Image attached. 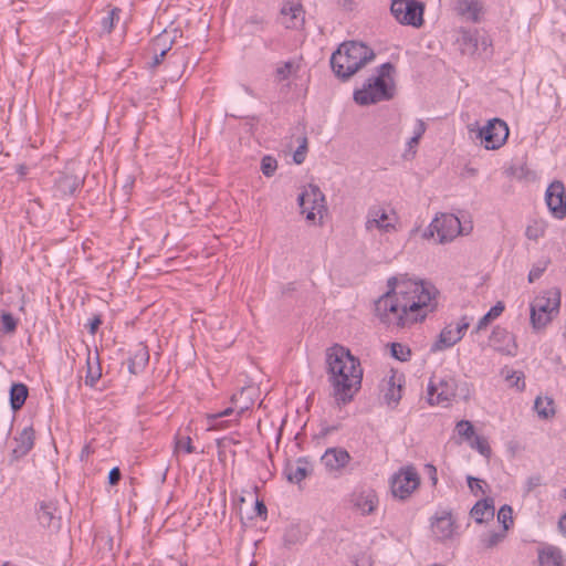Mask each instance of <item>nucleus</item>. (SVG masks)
Returning <instances> with one entry per match:
<instances>
[{"label":"nucleus","instance_id":"nucleus-39","mask_svg":"<svg viewBox=\"0 0 566 566\" xmlns=\"http://www.w3.org/2000/svg\"><path fill=\"white\" fill-rule=\"evenodd\" d=\"M455 430L460 437L470 440L474 436V428L468 420H461L457 423Z\"/></svg>","mask_w":566,"mask_h":566},{"label":"nucleus","instance_id":"nucleus-21","mask_svg":"<svg viewBox=\"0 0 566 566\" xmlns=\"http://www.w3.org/2000/svg\"><path fill=\"white\" fill-rule=\"evenodd\" d=\"M34 430L32 427H25L18 437L14 438L17 446L12 450V458L18 460L29 453L34 446Z\"/></svg>","mask_w":566,"mask_h":566},{"label":"nucleus","instance_id":"nucleus-38","mask_svg":"<svg viewBox=\"0 0 566 566\" xmlns=\"http://www.w3.org/2000/svg\"><path fill=\"white\" fill-rule=\"evenodd\" d=\"M497 521L503 525V530L505 533L510 528V525L513 524L512 517V507L509 505H503L497 513Z\"/></svg>","mask_w":566,"mask_h":566},{"label":"nucleus","instance_id":"nucleus-7","mask_svg":"<svg viewBox=\"0 0 566 566\" xmlns=\"http://www.w3.org/2000/svg\"><path fill=\"white\" fill-rule=\"evenodd\" d=\"M390 11L401 24L420 27L423 22V4L416 0H392Z\"/></svg>","mask_w":566,"mask_h":566},{"label":"nucleus","instance_id":"nucleus-52","mask_svg":"<svg viewBox=\"0 0 566 566\" xmlns=\"http://www.w3.org/2000/svg\"><path fill=\"white\" fill-rule=\"evenodd\" d=\"M120 476V470L117 467L113 468L108 473V483L111 485H116L119 482Z\"/></svg>","mask_w":566,"mask_h":566},{"label":"nucleus","instance_id":"nucleus-16","mask_svg":"<svg viewBox=\"0 0 566 566\" xmlns=\"http://www.w3.org/2000/svg\"><path fill=\"white\" fill-rule=\"evenodd\" d=\"M321 461L328 472H338L349 463L350 454L343 448H329Z\"/></svg>","mask_w":566,"mask_h":566},{"label":"nucleus","instance_id":"nucleus-37","mask_svg":"<svg viewBox=\"0 0 566 566\" xmlns=\"http://www.w3.org/2000/svg\"><path fill=\"white\" fill-rule=\"evenodd\" d=\"M304 538L303 533L300 527L296 525L290 526L284 534V543L285 545H294L296 543L302 542Z\"/></svg>","mask_w":566,"mask_h":566},{"label":"nucleus","instance_id":"nucleus-57","mask_svg":"<svg viewBox=\"0 0 566 566\" xmlns=\"http://www.w3.org/2000/svg\"><path fill=\"white\" fill-rule=\"evenodd\" d=\"M255 510H256L258 515H260V516L266 513V506L261 501H256Z\"/></svg>","mask_w":566,"mask_h":566},{"label":"nucleus","instance_id":"nucleus-43","mask_svg":"<svg viewBox=\"0 0 566 566\" xmlns=\"http://www.w3.org/2000/svg\"><path fill=\"white\" fill-rule=\"evenodd\" d=\"M119 10L117 8L109 11V13L102 19V30L106 33H111L114 28L115 19H118Z\"/></svg>","mask_w":566,"mask_h":566},{"label":"nucleus","instance_id":"nucleus-17","mask_svg":"<svg viewBox=\"0 0 566 566\" xmlns=\"http://www.w3.org/2000/svg\"><path fill=\"white\" fill-rule=\"evenodd\" d=\"M281 23L287 29H298L304 24V11L300 3L286 2L281 8Z\"/></svg>","mask_w":566,"mask_h":566},{"label":"nucleus","instance_id":"nucleus-59","mask_svg":"<svg viewBox=\"0 0 566 566\" xmlns=\"http://www.w3.org/2000/svg\"><path fill=\"white\" fill-rule=\"evenodd\" d=\"M558 527L566 535V513L559 518Z\"/></svg>","mask_w":566,"mask_h":566},{"label":"nucleus","instance_id":"nucleus-60","mask_svg":"<svg viewBox=\"0 0 566 566\" xmlns=\"http://www.w3.org/2000/svg\"><path fill=\"white\" fill-rule=\"evenodd\" d=\"M418 144H419V139L412 136V137L409 139V142H408V149H409V150H412V153L415 154L413 148H415Z\"/></svg>","mask_w":566,"mask_h":566},{"label":"nucleus","instance_id":"nucleus-51","mask_svg":"<svg viewBox=\"0 0 566 566\" xmlns=\"http://www.w3.org/2000/svg\"><path fill=\"white\" fill-rule=\"evenodd\" d=\"M467 481H468V485H469L470 490L475 495L478 494V492H481L482 494H485V491L482 488V483H484L482 480L469 475L467 478Z\"/></svg>","mask_w":566,"mask_h":566},{"label":"nucleus","instance_id":"nucleus-28","mask_svg":"<svg viewBox=\"0 0 566 566\" xmlns=\"http://www.w3.org/2000/svg\"><path fill=\"white\" fill-rule=\"evenodd\" d=\"M29 390L24 384H13L10 388V405L12 410L18 411L22 408L28 397Z\"/></svg>","mask_w":566,"mask_h":566},{"label":"nucleus","instance_id":"nucleus-24","mask_svg":"<svg viewBox=\"0 0 566 566\" xmlns=\"http://www.w3.org/2000/svg\"><path fill=\"white\" fill-rule=\"evenodd\" d=\"M539 566H563L564 557L560 548L554 545H545L538 549Z\"/></svg>","mask_w":566,"mask_h":566},{"label":"nucleus","instance_id":"nucleus-55","mask_svg":"<svg viewBox=\"0 0 566 566\" xmlns=\"http://www.w3.org/2000/svg\"><path fill=\"white\" fill-rule=\"evenodd\" d=\"M168 50H169V49H163V50L160 51V53H155V56H154V60H153L151 66H154V67H155V66L159 65V64L163 62L164 57L166 56V54H167Z\"/></svg>","mask_w":566,"mask_h":566},{"label":"nucleus","instance_id":"nucleus-30","mask_svg":"<svg viewBox=\"0 0 566 566\" xmlns=\"http://www.w3.org/2000/svg\"><path fill=\"white\" fill-rule=\"evenodd\" d=\"M553 405H554V401L552 398L537 397L535 399L534 408H535L538 417H541L543 419H548L555 415Z\"/></svg>","mask_w":566,"mask_h":566},{"label":"nucleus","instance_id":"nucleus-9","mask_svg":"<svg viewBox=\"0 0 566 566\" xmlns=\"http://www.w3.org/2000/svg\"><path fill=\"white\" fill-rule=\"evenodd\" d=\"M432 228L439 238V243H447L455 239L459 234L468 233L472 227L467 230L465 227L461 226L459 218L452 213H441L436 217L432 221Z\"/></svg>","mask_w":566,"mask_h":566},{"label":"nucleus","instance_id":"nucleus-63","mask_svg":"<svg viewBox=\"0 0 566 566\" xmlns=\"http://www.w3.org/2000/svg\"><path fill=\"white\" fill-rule=\"evenodd\" d=\"M468 171H469L471 175H475V174H476V169H474V168H470Z\"/></svg>","mask_w":566,"mask_h":566},{"label":"nucleus","instance_id":"nucleus-13","mask_svg":"<svg viewBox=\"0 0 566 566\" xmlns=\"http://www.w3.org/2000/svg\"><path fill=\"white\" fill-rule=\"evenodd\" d=\"M546 203L549 211L557 219L566 217L565 188L562 181H554L546 190Z\"/></svg>","mask_w":566,"mask_h":566},{"label":"nucleus","instance_id":"nucleus-32","mask_svg":"<svg viewBox=\"0 0 566 566\" xmlns=\"http://www.w3.org/2000/svg\"><path fill=\"white\" fill-rule=\"evenodd\" d=\"M460 43L463 53L474 54L478 50L479 40L475 33L471 31H462Z\"/></svg>","mask_w":566,"mask_h":566},{"label":"nucleus","instance_id":"nucleus-31","mask_svg":"<svg viewBox=\"0 0 566 566\" xmlns=\"http://www.w3.org/2000/svg\"><path fill=\"white\" fill-rule=\"evenodd\" d=\"M504 304L502 302H497L494 306H492L490 308V311L484 314L480 321L478 322V325L475 327V332H480L484 328L488 327V325L493 321L495 319L496 317H499L503 311H504Z\"/></svg>","mask_w":566,"mask_h":566},{"label":"nucleus","instance_id":"nucleus-11","mask_svg":"<svg viewBox=\"0 0 566 566\" xmlns=\"http://www.w3.org/2000/svg\"><path fill=\"white\" fill-rule=\"evenodd\" d=\"M420 479L417 471L409 467L400 470L391 479V493L395 497L405 500L419 486Z\"/></svg>","mask_w":566,"mask_h":566},{"label":"nucleus","instance_id":"nucleus-48","mask_svg":"<svg viewBox=\"0 0 566 566\" xmlns=\"http://www.w3.org/2000/svg\"><path fill=\"white\" fill-rule=\"evenodd\" d=\"M91 357L88 356L87 357V374L85 376V384L90 387H93L95 385V382L99 379L101 377V369L99 367H97V369L95 371H93L92 367H91V361H90Z\"/></svg>","mask_w":566,"mask_h":566},{"label":"nucleus","instance_id":"nucleus-54","mask_svg":"<svg viewBox=\"0 0 566 566\" xmlns=\"http://www.w3.org/2000/svg\"><path fill=\"white\" fill-rule=\"evenodd\" d=\"M426 470H427V472H428V474H429V476H430V480H431L432 484H433V485H436V484H437V482H438V476H437V469H436V467H434V465H432V464H427V465H426Z\"/></svg>","mask_w":566,"mask_h":566},{"label":"nucleus","instance_id":"nucleus-8","mask_svg":"<svg viewBox=\"0 0 566 566\" xmlns=\"http://www.w3.org/2000/svg\"><path fill=\"white\" fill-rule=\"evenodd\" d=\"M302 213L306 212V219L314 221L316 214L321 217L326 211L325 196L319 187L310 184L297 198Z\"/></svg>","mask_w":566,"mask_h":566},{"label":"nucleus","instance_id":"nucleus-47","mask_svg":"<svg viewBox=\"0 0 566 566\" xmlns=\"http://www.w3.org/2000/svg\"><path fill=\"white\" fill-rule=\"evenodd\" d=\"M547 264H548V261H544V262L534 264L528 273V282L533 283L536 280H538L542 276V274L544 273V271L546 270Z\"/></svg>","mask_w":566,"mask_h":566},{"label":"nucleus","instance_id":"nucleus-35","mask_svg":"<svg viewBox=\"0 0 566 566\" xmlns=\"http://www.w3.org/2000/svg\"><path fill=\"white\" fill-rule=\"evenodd\" d=\"M470 446L472 449H475L480 454H482L486 459L491 457L492 450L485 437L475 436L473 441H471Z\"/></svg>","mask_w":566,"mask_h":566},{"label":"nucleus","instance_id":"nucleus-36","mask_svg":"<svg viewBox=\"0 0 566 566\" xmlns=\"http://www.w3.org/2000/svg\"><path fill=\"white\" fill-rule=\"evenodd\" d=\"M506 536V533L504 531L501 532H491L486 535H484L481 538V542L483 543L485 548H493L496 545H499Z\"/></svg>","mask_w":566,"mask_h":566},{"label":"nucleus","instance_id":"nucleus-62","mask_svg":"<svg viewBox=\"0 0 566 566\" xmlns=\"http://www.w3.org/2000/svg\"><path fill=\"white\" fill-rule=\"evenodd\" d=\"M538 482H539V479H538V478H531V479H530V485H531V486H535V485H537V484H538Z\"/></svg>","mask_w":566,"mask_h":566},{"label":"nucleus","instance_id":"nucleus-50","mask_svg":"<svg viewBox=\"0 0 566 566\" xmlns=\"http://www.w3.org/2000/svg\"><path fill=\"white\" fill-rule=\"evenodd\" d=\"M1 321H2L3 329L7 333H12L15 331L17 322L11 314H9V313L3 314Z\"/></svg>","mask_w":566,"mask_h":566},{"label":"nucleus","instance_id":"nucleus-33","mask_svg":"<svg viewBox=\"0 0 566 566\" xmlns=\"http://www.w3.org/2000/svg\"><path fill=\"white\" fill-rule=\"evenodd\" d=\"M546 222L544 220H533L525 230L528 240L537 241L543 238L546 231Z\"/></svg>","mask_w":566,"mask_h":566},{"label":"nucleus","instance_id":"nucleus-4","mask_svg":"<svg viewBox=\"0 0 566 566\" xmlns=\"http://www.w3.org/2000/svg\"><path fill=\"white\" fill-rule=\"evenodd\" d=\"M394 71L395 67L389 62L380 65L378 74L369 77L361 88L355 91L354 101L359 105H369L392 98L394 86L389 81Z\"/></svg>","mask_w":566,"mask_h":566},{"label":"nucleus","instance_id":"nucleus-46","mask_svg":"<svg viewBox=\"0 0 566 566\" xmlns=\"http://www.w3.org/2000/svg\"><path fill=\"white\" fill-rule=\"evenodd\" d=\"M505 378H506V381H509L510 386H512V387L523 389L525 386L524 375L521 371L509 373Z\"/></svg>","mask_w":566,"mask_h":566},{"label":"nucleus","instance_id":"nucleus-3","mask_svg":"<svg viewBox=\"0 0 566 566\" xmlns=\"http://www.w3.org/2000/svg\"><path fill=\"white\" fill-rule=\"evenodd\" d=\"M375 59V52L363 42L346 41L331 56V66L342 81L349 80Z\"/></svg>","mask_w":566,"mask_h":566},{"label":"nucleus","instance_id":"nucleus-49","mask_svg":"<svg viewBox=\"0 0 566 566\" xmlns=\"http://www.w3.org/2000/svg\"><path fill=\"white\" fill-rule=\"evenodd\" d=\"M264 24H265V20L263 17L261 15H252L250 17L247 22H245V25L248 28H251L252 31H255V30H263L264 28Z\"/></svg>","mask_w":566,"mask_h":566},{"label":"nucleus","instance_id":"nucleus-58","mask_svg":"<svg viewBox=\"0 0 566 566\" xmlns=\"http://www.w3.org/2000/svg\"><path fill=\"white\" fill-rule=\"evenodd\" d=\"M436 232V229L432 228V222L430 223V226L428 227V229L423 232L422 237L424 239H430L434 235Z\"/></svg>","mask_w":566,"mask_h":566},{"label":"nucleus","instance_id":"nucleus-64","mask_svg":"<svg viewBox=\"0 0 566 566\" xmlns=\"http://www.w3.org/2000/svg\"><path fill=\"white\" fill-rule=\"evenodd\" d=\"M428 566H442L441 564H431V565H428Z\"/></svg>","mask_w":566,"mask_h":566},{"label":"nucleus","instance_id":"nucleus-56","mask_svg":"<svg viewBox=\"0 0 566 566\" xmlns=\"http://www.w3.org/2000/svg\"><path fill=\"white\" fill-rule=\"evenodd\" d=\"M101 323V318L98 316H95L88 324L90 333L95 334Z\"/></svg>","mask_w":566,"mask_h":566},{"label":"nucleus","instance_id":"nucleus-29","mask_svg":"<svg viewBox=\"0 0 566 566\" xmlns=\"http://www.w3.org/2000/svg\"><path fill=\"white\" fill-rule=\"evenodd\" d=\"M149 360V355L146 348H139L136 353L128 359V370L133 375H137L140 370L145 368Z\"/></svg>","mask_w":566,"mask_h":566},{"label":"nucleus","instance_id":"nucleus-45","mask_svg":"<svg viewBox=\"0 0 566 566\" xmlns=\"http://www.w3.org/2000/svg\"><path fill=\"white\" fill-rule=\"evenodd\" d=\"M294 70H295V67H294L293 62H291V61L284 62L276 69L275 73H276L277 80L279 81L286 80L294 72Z\"/></svg>","mask_w":566,"mask_h":566},{"label":"nucleus","instance_id":"nucleus-14","mask_svg":"<svg viewBox=\"0 0 566 566\" xmlns=\"http://www.w3.org/2000/svg\"><path fill=\"white\" fill-rule=\"evenodd\" d=\"M489 342L490 346L502 355L515 356L517 353L514 335L503 327H494Z\"/></svg>","mask_w":566,"mask_h":566},{"label":"nucleus","instance_id":"nucleus-15","mask_svg":"<svg viewBox=\"0 0 566 566\" xmlns=\"http://www.w3.org/2000/svg\"><path fill=\"white\" fill-rule=\"evenodd\" d=\"M365 228L367 231L377 229L384 233L396 231V226L391 221L388 212L384 208L377 206L369 208L366 217Z\"/></svg>","mask_w":566,"mask_h":566},{"label":"nucleus","instance_id":"nucleus-42","mask_svg":"<svg viewBox=\"0 0 566 566\" xmlns=\"http://www.w3.org/2000/svg\"><path fill=\"white\" fill-rule=\"evenodd\" d=\"M277 168V161L271 156H264L261 160V170L264 176L271 177Z\"/></svg>","mask_w":566,"mask_h":566},{"label":"nucleus","instance_id":"nucleus-25","mask_svg":"<svg viewBox=\"0 0 566 566\" xmlns=\"http://www.w3.org/2000/svg\"><path fill=\"white\" fill-rule=\"evenodd\" d=\"M495 509L492 499H483L478 501L471 509L472 518L481 524L494 517Z\"/></svg>","mask_w":566,"mask_h":566},{"label":"nucleus","instance_id":"nucleus-26","mask_svg":"<svg viewBox=\"0 0 566 566\" xmlns=\"http://www.w3.org/2000/svg\"><path fill=\"white\" fill-rule=\"evenodd\" d=\"M82 178L75 175L62 174L55 181L56 190L63 195H73L82 185Z\"/></svg>","mask_w":566,"mask_h":566},{"label":"nucleus","instance_id":"nucleus-12","mask_svg":"<svg viewBox=\"0 0 566 566\" xmlns=\"http://www.w3.org/2000/svg\"><path fill=\"white\" fill-rule=\"evenodd\" d=\"M470 323L465 317L454 326L452 324L447 325L441 333L437 342L432 345L431 350L438 352L449 348L462 339L464 332L469 328Z\"/></svg>","mask_w":566,"mask_h":566},{"label":"nucleus","instance_id":"nucleus-41","mask_svg":"<svg viewBox=\"0 0 566 566\" xmlns=\"http://www.w3.org/2000/svg\"><path fill=\"white\" fill-rule=\"evenodd\" d=\"M307 153V137L303 136L300 138V145L293 154V160L295 164L301 165L304 163Z\"/></svg>","mask_w":566,"mask_h":566},{"label":"nucleus","instance_id":"nucleus-44","mask_svg":"<svg viewBox=\"0 0 566 566\" xmlns=\"http://www.w3.org/2000/svg\"><path fill=\"white\" fill-rule=\"evenodd\" d=\"M184 449L187 453H193L195 448L191 442L190 437H176L175 441V452Z\"/></svg>","mask_w":566,"mask_h":566},{"label":"nucleus","instance_id":"nucleus-22","mask_svg":"<svg viewBox=\"0 0 566 566\" xmlns=\"http://www.w3.org/2000/svg\"><path fill=\"white\" fill-rule=\"evenodd\" d=\"M432 533L438 541L451 538L453 534V521L450 513L436 517L431 525Z\"/></svg>","mask_w":566,"mask_h":566},{"label":"nucleus","instance_id":"nucleus-2","mask_svg":"<svg viewBox=\"0 0 566 566\" xmlns=\"http://www.w3.org/2000/svg\"><path fill=\"white\" fill-rule=\"evenodd\" d=\"M326 370L336 402H350L361 387L363 368L359 359L348 348L336 344L326 350Z\"/></svg>","mask_w":566,"mask_h":566},{"label":"nucleus","instance_id":"nucleus-6","mask_svg":"<svg viewBox=\"0 0 566 566\" xmlns=\"http://www.w3.org/2000/svg\"><path fill=\"white\" fill-rule=\"evenodd\" d=\"M457 392V381L450 376H433L428 386V401L430 405L449 406Z\"/></svg>","mask_w":566,"mask_h":566},{"label":"nucleus","instance_id":"nucleus-19","mask_svg":"<svg viewBox=\"0 0 566 566\" xmlns=\"http://www.w3.org/2000/svg\"><path fill=\"white\" fill-rule=\"evenodd\" d=\"M352 503L361 514H371L378 504V497L374 490H365L354 493Z\"/></svg>","mask_w":566,"mask_h":566},{"label":"nucleus","instance_id":"nucleus-18","mask_svg":"<svg viewBox=\"0 0 566 566\" xmlns=\"http://www.w3.org/2000/svg\"><path fill=\"white\" fill-rule=\"evenodd\" d=\"M454 11L465 20L476 23L483 14V4L479 0H455Z\"/></svg>","mask_w":566,"mask_h":566},{"label":"nucleus","instance_id":"nucleus-5","mask_svg":"<svg viewBox=\"0 0 566 566\" xmlns=\"http://www.w3.org/2000/svg\"><path fill=\"white\" fill-rule=\"evenodd\" d=\"M560 293L558 290H549L537 296L531 304V324L536 331L544 328L558 313Z\"/></svg>","mask_w":566,"mask_h":566},{"label":"nucleus","instance_id":"nucleus-23","mask_svg":"<svg viewBox=\"0 0 566 566\" xmlns=\"http://www.w3.org/2000/svg\"><path fill=\"white\" fill-rule=\"evenodd\" d=\"M38 520L43 527L59 528L61 517L56 515V506L52 502L42 503L38 511Z\"/></svg>","mask_w":566,"mask_h":566},{"label":"nucleus","instance_id":"nucleus-53","mask_svg":"<svg viewBox=\"0 0 566 566\" xmlns=\"http://www.w3.org/2000/svg\"><path fill=\"white\" fill-rule=\"evenodd\" d=\"M426 128L427 127H426L424 122L422 119H418L416 123L415 130H413V137H416L420 140V138L422 137V135L426 132Z\"/></svg>","mask_w":566,"mask_h":566},{"label":"nucleus","instance_id":"nucleus-1","mask_svg":"<svg viewBox=\"0 0 566 566\" xmlns=\"http://www.w3.org/2000/svg\"><path fill=\"white\" fill-rule=\"evenodd\" d=\"M437 289L408 277H390L388 291L375 302L379 321L392 327H406L427 317L437 306Z\"/></svg>","mask_w":566,"mask_h":566},{"label":"nucleus","instance_id":"nucleus-34","mask_svg":"<svg viewBox=\"0 0 566 566\" xmlns=\"http://www.w3.org/2000/svg\"><path fill=\"white\" fill-rule=\"evenodd\" d=\"M233 413V409L232 408H227L220 412H217V413H210L207 416V419H208V424H209V430H218V429H223L226 426V422L223 421H219L221 418L223 417H228L230 415Z\"/></svg>","mask_w":566,"mask_h":566},{"label":"nucleus","instance_id":"nucleus-40","mask_svg":"<svg viewBox=\"0 0 566 566\" xmlns=\"http://www.w3.org/2000/svg\"><path fill=\"white\" fill-rule=\"evenodd\" d=\"M391 355L398 360L405 361L410 356V349L400 343H392L390 346Z\"/></svg>","mask_w":566,"mask_h":566},{"label":"nucleus","instance_id":"nucleus-10","mask_svg":"<svg viewBox=\"0 0 566 566\" xmlns=\"http://www.w3.org/2000/svg\"><path fill=\"white\" fill-rule=\"evenodd\" d=\"M478 137L486 149H499L509 137V127L504 120L493 118L479 129Z\"/></svg>","mask_w":566,"mask_h":566},{"label":"nucleus","instance_id":"nucleus-61","mask_svg":"<svg viewBox=\"0 0 566 566\" xmlns=\"http://www.w3.org/2000/svg\"><path fill=\"white\" fill-rule=\"evenodd\" d=\"M27 169L28 168L25 166L21 165L18 167L17 171L19 175L24 176V175H27Z\"/></svg>","mask_w":566,"mask_h":566},{"label":"nucleus","instance_id":"nucleus-27","mask_svg":"<svg viewBox=\"0 0 566 566\" xmlns=\"http://www.w3.org/2000/svg\"><path fill=\"white\" fill-rule=\"evenodd\" d=\"M401 399V385L396 382L395 376L386 380L384 387V400L388 407L395 408Z\"/></svg>","mask_w":566,"mask_h":566},{"label":"nucleus","instance_id":"nucleus-20","mask_svg":"<svg viewBox=\"0 0 566 566\" xmlns=\"http://www.w3.org/2000/svg\"><path fill=\"white\" fill-rule=\"evenodd\" d=\"M312 472L306 458H298L295 463H287L284 469L286 479L292 483H300Z\"/></svg>","mask_w":566,"mask_h":566}]
</instances>
